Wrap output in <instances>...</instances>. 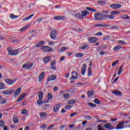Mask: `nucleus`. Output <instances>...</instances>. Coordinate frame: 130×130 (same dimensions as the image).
<instances>
[{
    "label": "nucleus",
    "mask_w": 130,
    "mask_h": 130,
    "mask_svg": "<svg viewBox=\"0 0 130 130\" xmlns=\"http://www.w3.org/2000/svg\"><path fill=\"white\" fill-rule=\"evenodd\" d=\"M7 51L8 52V54L14 56V55H18L19 52H20V49H17L15 50H12V48L9 47L7 48Z\"/></svg>",
    "instance_id": "f257e3e1"
},
{
    "label": "nucleus",
    "mask_w": 130,
    "mask_h": 130,
    "mask_svg": "<svg viewBox=\"0 0 130 130\" xmlns=\"http://www.w3.org/2000/svg\"><path fill=\"white\" fill-rule=\"evenodd\" d=\"M56 36H57L56 30L53 29L50 32V38H51V39H53V40H55V39H56Z\"/></svg>",
    "instance_id": "f03ea898"
},
{
    "label": "nucleus",
    "mask_w": 130,
    "mask_h": 130,
    "mask_svg": "<svg viewBox=\"0 0 130 130\" xmlns=\"http://www.w3.org/2000/svg\"><path fill=\"white\" fill-rule=\"evenodd\" d=\"M54 20H56L57 21H64L68 18L64 16H57L53 18Z\"/></svg>",
    "instance_id": "7ed1b4c3"
},
{
    "label": "nucleus",
    "mask_w": 130,
    "mask_h": 130,
    "mask_svg": "<svg viewBox=\"0 0 130 130\" xmlns=\"http://www.w3.org/2000/svg\"><path fill=\"white\" fill-rule=\"evenodd\" d=\"M121 5L118 4H114L110 5V8L113 9V10H116L117 9H120Z\"/></svg>",
    "instance_id": "20e7f679"
},
{
    "label": "nucleus",
    "mask_w": 130,
    "mask_h": 130,
    "mask_svg": "<svg viewBox=\"0 0 130 130\" xmlns=\"http://www.w3.org/2000/svg\"><path fill=\"white\" fill-rule=\"evenodd\" d=\"M112 93L114 94V95H115V96H118V97H121V96H122V93L119 90H113Z\"/></svg>",
    "instance_id": "39448f33"
},
{
    "label": "nucleus",
    "mask_w": 130,
    "mask_h": 130,
    "mask_svg": "<svg viewBox=\"0 0 130 130\" xmlns=\"http://www.w3.org/2000/svg\"><path fill=\"white\" fill-rule=\"evenodd\" d=\"M125 127V126L123 125V122L121 121L116 125V129H122V128H124Z\"/></svg>",
    "instance_id": "423d86ee"
},
{
    "label": "nucleus",
    "mask_w": 130,
    "mask_h": 130,
    "mask_svg": "<svg viewBox=\"0 0 130 130\" xmlns=\"http://www.w3.org/2000/svg\"><path fill=\"white\" fill-rule=\"evenodd\" d=\"M32 67H33V63H27L23 64L22 66V68L23 69H25V70H30V69H31Z\"/></svg>",
    "instance_id": "0eeeda50"
},
{
    "label": "nucleus",
    "mask_w": 130,
    "mask_h": 130,
    "mask_svg": "<svg viewBox=\"0 0 130 130\" xmlns=\"http://www.w3.org/2000/svg\"><path fill=\"white\" fill-rule=\"evenodd\" d=\"M14 92H15L14 89H9V90L3 91V93L4 94V95H11L13 94Z\"/></svg>",
    "instance_id": "6e6552de"
},
{
    "label": "nucleus",
    "mask_w": 130,
    "mask_h": 130,
    "mask_svg": "<svg viewBox=\"0 0 130 130\" xmlns=\"http://www.w3.org/2000/svg\"><path fill=\"white\" fill-rule=\"evenodd\" d=\"M87 71V64L85 63L83 64V67L81 69V74L82 76H85L86 72Z\"/></svg>",
    "instance_id": "1a4fd4ad"
},
{
    "label": "nucleus",
    "mask_w": 130,
    "mask_h": 130,
    "mask_svg": "<svg viewBox=\"0 0 130 130\" xmlns=\"http://www.w3.org/2000/svg\"><path fill=\"white\" fill-rule=\"evenodd\" d=\"M21 91H22V88L21 87L18 88L14 92V98H16V97L19 96L20 95V93H21Z\"/></svg>",
    "instance_id": "9d476101"
},
{
    "label": "nucleus",
    "mask_w": 130,
    "mask_h": 130,
    "mask_svg": "<svg viewBox=\"0 0 130 130\" xmlns=\"http://www.w3.org/2000/svg\"><path fill=\"white\" fill-rule=\"evenodd\" d=\"M59 108H60V104H56L53 108V111L55 113H57L59 111Z\"/></svg>",
    "instance_id": "9b49d317"
},
{
    "label": "nucleus",
    "mask_w": 130,
    "mask_h": 130,
    "mask_svg": "<svg viewBox=\"0 0 130 130\" xmlns=\"http://www.w3.org/2000/svg\"><path fill=\"white\" fill-rule=\"evenodd\" d=\"M25 96H26V92H24L22 94H21L18 97L17 102H20V101H22L25 98Z\"/></svg>",
    "instance_id": "f8f14e48"
},
{
    "label": "nucleus",
    "mask_w": 130,
    "mask_h": 130,
    "mask_svg": "<svg viewBox=\"0 0 130 130\" xmlns=\"http://www.w3.org/2000/svg\"><path fill=\"white\" fill-rule=\"evenodd\" d=\"M5 82L9 86L13 85V84H14V83H15V81H14V80H13L12 79H6Z\"/></svg>",
    "instance_id": "ddd939ff"
},
{
    "label": "nucleus",
    "mask_w": 130,
    "mask_h": 130,
    "mask_svg": "<svg viewBox=\"0 0 130 130\" xmlns=\"http://www.w3.org/2000/svg\"><path fill=\"white\" fill-rule=\"evenodd\" d=\"M98 40V38L96 37L89 38L88 41L90 43H95Z\"/></svg>",
    "instance_id": "4468645a"
},
{
    "label": "nucleus",
    "mask_w": 130,
    "mask_h": 130,
    "mask_svg": "<svg viewBox=\"0 0 130 130\" xmlns=\"http://www.w3.org/2000/svg\"><path fill=\"white\" fill-rule=\"evenodd\" d=\"M45 44V42L44 41H41L38 43L36 45V47L39 48L43 46Z\"/></svg>",
    "instance_id": "2eb2a0df"
},
{
    "label": "nucleus",
    "mask_w": 130,
    "mask_h": 130,
    "mask_svg": "<svg viewBox=\"0 0 130 130\" xmlns=\"http://www.w3.org/2000/svg\"><path fill=\"white\" fill-rule=\"evenodd\" d=\"M51 60V57H50V56H46L44 58V62L45 63H48V62H49V61H50Z\"/></svg>",
    "instance_id": "dca6fc26"
},
{
    "label": "nucleus",
    "mask_w": 130,
    "mask_h": 130,
    "mask_svg": "<svg viewBox=\"0 0 130 130\" xmlns=\"http://www.w3.org/2000/svg\"><path fill=\"white\" fill-rule=\"evenodd\" d=\"M75 17L78 20H79L80 19H83V18H84V16H83V15H82L80 13L76 14L75 15Z\"/></svg>",
    "instance_id": "f3484780"
},
{
    "label": "nucleus",
    "mask_w": 130,
    "mask_h": 130,
    "mask_svg": "<svg viewBox=\"0 0 130 130\" xmlns=\"http://www.w3.org/2000/svg\"><path fill=\"white\" fill-rule=\"evenodd\" d=\"M45 75V73L44 72H42L39 77L38 81L41 82L43 78H44V76Z\"/></svg>",
    "instance_id": "a211bd4d"
},
{
    "label": "nucleus",
    "mask_w": 130,
    "mask_h": 130,
    "mask_svg": "<svg viewBox=\"0 0 130 130\" xmlns=\"http://www.w3.org/2000/svg\"><path fill=\"white\" fill-rule=\"evenodd\" d=\"M29 27H30V24H27L23 26L22 28H20L19 29V31H20L21 32H23V31H25V30H27V29H28Z\"/></svg>",
    "instance_id": "6ab92c4d"
},
{
    "label": "nucleus",
    "mask_w": 130,
    "mask_h": 130,
    "mask_svg": "<svg viewBox=\"0 0 130 130\" xmlns=\"http://www.w3.org/2000/svg\"><path fill=\"white\" fill-rule=\"evenodd\" d=\"M40 116L41 118H45L47 117V113L45 112H41L40 113Z\"/></svg>",
    "instance_id": "aec40b11"
},
{
    "label": "nucleus",
    "mask_w": 130,
    "mask_h": 130,
    "mask_svg": "<svg viewBox=\"0 0 130 130\" xmlns=\"http://www.w3.org/2000/svg\"><path fill=\"white\" fill-rule=\"evenodd\" d=\"M94 93H95V91L94 90L88 91L87 92V96L88 98H90L91 96H93Z\"/></svg>",
    "instance_id": "412c9836"
},
{
    "label": "nucleus",
    "mask_w": 130,
    "mask_h": 130,
    "mask_svg": "<svg viewBox=\"0 0 130 130\" xmlns=\"http://www.w3.org/2000/svg\"><path fill=\"white\" fill-rule=\"evenodd\" d=\"M99 16H100V13H95L94 14V18L95 19V20H98V21H102L103 20V19L102 18H98L99 17Z\"/></svg>",
    "instance_id": "4be33fe9"
},
{
    "label": "nucleus",
    "mask_w": 130,
    "mask_h": 130,
    "mask_svg": "<svg viewBox=\"0 0 130 130\" xmlns=\"http://www.w3.org/2000/svg\"><path fill=\"white\" fill-rule=\"evenodd\" d=\"M121 19H124V20H128V19L130 20V17L126 14H123V15H122V16L121 17Z\"/></svg>",
    "instance_id": "5701e85b"
},
{
    "label": "nucleus",
    "mask_w": 130,
    "mask_h": 130,
    "mask_svg": "<svg viewBox=\"0 0 130 130\" xmlns=\"http://www.w3.org/2000/svg\"><path fill=\"white\" fill-rule=\"evenodd\" d=\"M43 92L42 91L39 92L38 94V97H39V100H42L43 99Z\"/></svg>",
    "instance_id": "b1692460"
},
{
    "label": "nucleus",
    "mask_w": 130,
    "mask_h": 130,
    "mask_svg": "<svg viewBox=\"0 0 130 130\" xmlns=\"http://www.w3.org/2000/svg\"><path fill=\"white\" fill-rule=\"evenodd\" d=\"M77 90V88H70L69 89H67L66 90V92H68V93H75L76 92V90Z\"/></svg>",
    "instance_id": "393cba45"
},
{
    "label": "nucleus",
    "mask_w": 130,
    "mask_h": 130,
    "mask_svg": "<svg viewBox=\"0 0 130 130\" xmlns=\"http://www.w3.org/2000/svg\"><path fill=\"white\" fill-rule=\"evenodd\" d=\"M54 80H56V76H55V75H50L49 77L48 81H54Z\"/></svg>",
    "instance_id": "a878e982"
},
{
    "label": "nucleus",
    "mask_w": 130,
    "mask_h": 130,
    "mask_svg": "<svg viewBox=\"0 0 130 130\" xmlns=\"http://www.w3.org/2000/svg\"><path fill=\"white\" fill-rule=\"evenodd\" d=\"M122 48V47L121 46H116L115 47H114L113 48V50L114 51H118V50H119V49H121Z\"/></svg>",
    "instance_id": "bb28decb"
},
{
    "label": "nucleus",
    "mask_w": 130,
    "mask_h": 130,
    "mask_svg": "<svg viewBox=\"0 0 130 130\" xmlns=\"http://www.w3.org/2000/svg\"><path fill=\"white\" fill-rule=\"evenodd\" d=\"M120 13V11H113L111 12L110 14L113 15V16H114L115 15H119Z\"/></svg>",
    "instance_id": "cd10ccee"
},
{
    "label": "nucleus",
    "mask_w": 130,
    "mask_h": 130,
    "mask_svg": "<svg viewBox=\"0 0 130 130\" xmlns=\"http://www.w3.org/2000/svg\"><path fill=\"white\" fill-rule=\"evenodd\" d=\"M75 103H76V101L74 99H71L68 101V104H70L71 105H73Z\"/></svg>",
    "instance_id": "c85d7f7f"
},
{
    "label": "nucleus",
    "mask_w": 130,
    "mask_h": 130,
    "mask_svg": "<svg viewBox=\"0 0 130 130\" xmlns=\"http://www.w3.org/2000/svg\"><path fill=\"white\" fill-rule=\"evenodd\" d=\"M92 68H91V67H89L88 69V76L91 77V76H92Z\"/></svg>",
    "instance_id": "c756f323"
},
{
    "label": "nucleus",
    "mask_w": 130,
    "mask_h": 130,
    "mask_svg": "<svg viewBox=\"0 0 130 130\" xmlns=\"http://www.w3.org/2000/svg\"><path fill=\"white\" fill-rule=\"evenodd\" d=\"M84 56V54L82 53H76L75 54V57H82Z\"/></svg>",
    "instance_id": "7c9ffc66"
},
{
    "label": "nucleus",
    "mask_w": 130,
    "mask_h": 130,
    "mask_svg": "<svg viewBox=\"0 0 130 130\" xmlns=\"http://www.w3.org/2000/svg\"><path fill=\"white\" fill-rule=\"evenodd\" d=\"M68 50V48L67 47H62L59 51V52L60 53L61 52H63V51H66V50Z\"/></svg>",
    "instance_id": "2f4dec72"
},
{
    "label": "nucleus",
    "mask_w": 130,
    "mask_h": 130,
    "mask_svg": "<svg viewBox=\"0 0 130 130\" xmlns=\"http://www.w3.org/2000/svg\"><path fill=\"white\" fill-rule=\"evenodd\" d=\"M123 71V66H121L119 69L118 75L119 76V75H120V74H121V73H122Z\"/></svg>",
    "instance_id": "473e14b6"
},
{
    "label": "nucleus",
    "mask_w": 130,
    "mask_h": 130,
    "mask_svg": "<svg viewBox=\"0 0 130 130\" xmlns=\"http://www.w3.org/2000/svg\"><path fill=\"white\" fill-rule=\"evenodd\" d=\"M0 101V104H6L7 103V100L4 98H2Z\"/></svg>",
    "instance_id": "72a5a7b5"
},
{
    "label": "nucleus",
    "mask_w": 130,
    "mask_h": 130,
    "mask_svg": "<svg viewBox=\"0 0 130 130\" xmlns=\"http://www.w3.org/2000/svg\"><path fill=\"white\" fill-rule=\"evenodd\" d=\"M98 4L100 6H103V5H106V2L105 1H98Z\"/></svg>",
    "instance_id": "f704fd0d"
},
{
    "label": "nucleus",
    "mask_w": 130,
    "mask_h": 130,
    "mask_svg": "<svg viewBox=\"0 0 130 130\" xmlns=\"http://www.w3.org/2000/svg\"><path fill=\"white\" fill-rule=\"evenodd\" d=\"M6 88V85L4 84V83H0V90H4Z\"/></svg>",
    "instance_id": "c9c22d12"
},
{
    "label": "nucleus",
    "mask_w": 130,
    "mask_h": 130,
    "mask_svg": "<svg viewBox=\"0 0 130 130\" xmlns=\"http://www.w3.org/2000/svg\"><path fill=\"white\" fill-rule=\"evenodd\" d=\"M109 129L108 130H113V129H116V128H115L114 126L111 124V123H109Z\"/></svg>",
    "instance_id": "e433bc0d"
},
{
    "label": "nucleus",
    "mask_w": 130,
    "mask_h": 130,
    "mask_svg": "<svg viewBox=\"0 0 130 130\" xmlns=\"http://www.w3.org/2000/svg\"><path fill=\"white\" fill-rule=\"evenodd\" d=\"M47 97L48 100H52V94L50 92H48Z\"/></svg>",
    "instance_id": "4c0bfd02"
},
{
    "label": "nucleus",
    "mask_w": 130,
    "mask_h": 130,
    "mask_svg": "<svg viewBox=\"0 0 130 130\" xmlns=\"http://www.w3.org/2000/svg\"><path fill=\"white\" fill-rule=\"evenodd\" d=\"M53 50V49L52 48L47 46V50H46V52H51Z\"/></svg>",
    "instance_id": "58836bf2"
},
{
    "label": "nucleus",
    "mask_w": 130,
    "mask_h": 130,
    "mask_svg": "<svg viewBox=\"0 0 130 130\" xmlns=\"http://www.w3.org/2000/svg\"><path fill=\"white\" fill-rule=\"evenodd\" d=\"M84 119H85L86 120H91L92 117L90 116H85L84 117Z\"/></svg>",
    "instance_id": "ea45409f"
},
{
    "label": "nucleus",
    "mask_w": 130,
    "mask_h": 130,
    "mask_svg": "<svg viewBox=\"0 0 130 130\" xmlns=\"http://www.w3.org/2000/svg\"><path fill=\"white\" fill-rule=\"evenodd\" d=\"M107 47V45H105L101 46L100 47V48L101 50H105V49H106Z\"/></svg>",
    "instance_id": "a19ab883"
},
{
    "label": "nucleus",
    "mask_w": 130,
    "mask_h": 130,
    "mask_svg": "<svg viewBox=\"0 0 130 130\" xmlns=\"http://www.w3.org/2000/svg\"><path fill=\"white\" fill-rule=\"evenodd\" d=\"M93 102L95 104H100V103H101V102L98 99H94V101H93Z\"/></svg>",
    "instance_id": "79ce46f5"
},
{
    "label": "nucleus",
    "mask_w": 130,
    "mask_h": 130,
    "mask_svg": "<svg viewBox=\"0 0 130 130\" xmlns=\"http://www.w3.org/2000/svg\"><path fill=\"white\" fill-rule=\"evenodd\" d=\"M88 106H90V107H96L97 105L94 104L92 103H88Z\"/></svg>",
    "instance_id": "37998d69"
},
{
    "label": "nucleus",
    "mask_w": 130,
    "mask_h": 130,
    "mask_svg": "<svg viewBox=\"0 0 130 130\" xmlns=\"http://www.w3.org/2000/svg\"><path fill=\"white\" fill-rule=\"evenodd\" d=\"M63 97L64 99H69V97H70V94L68 93H66L63 94Z\"/></svg>",
    "instance_id": "c03bdc74"
},
{
    "label": "nucleus",
    "mask_w": 130,
    "mask_h": 130,
    "mask_svg": "<svg viewBox=\"0 0 130 130\" xmlns=\"http://www.w3.org/2000/svg\"><path fill=\"white\" fill-rule=\"evenodd\" d=\"M37 103L38 105H42V104H44V103H43L42 100H39L37 101Z\"/></svg>",
    "instance_id": "a18cd8bd"
},
{
    "label": "nucleus",
    "mask_w": 130,
    "mask_h": 130,
    "mask_svg": "<svg viewBox=\"0 0 130 130\" xmlns=\"http://www.w3.org/2000/svg\"><path fill=\"white\" fill-rule=\"evenodd\" d=\"M13 121L14 123H19V119L18 118H14Z\"/></svg>",
    "instance_id": "49530a36"
},
{
    "label": "nucleus",
    "mask_w": 130,
    "mask_h": 130,
    "mask_svg": "<svg viewBox=\"0 0 130 130\" xmlns=\"http://www.w3.org/2000/svg\"><path fill=\"white\" fill-rule=\"evenodd\" d=\"M102 35H103V34L101 31H99L98 33L94 34V36H102Z\"/></svg>",
    "instance_id": "de8ad7c7"
},
{
    "label": "nucleus",
    "mask_w": 130,
    "mask_h": 130,
    "mask_svg": "<svg viewBox=\"0 0 130 130\" xmlns=\"http://www.w3.org/2000/svg\"><path fill=\"white\" fill-rule=\"evenodd\" d=\"M41 50L45 52H46V50H47V46H44L41 48Z\"/></svg>",
    "instance_id": "09e8293b"
},
{
    "label": "nucleus",
    "mask_w": 130,
    "mask_h": 130,
    "mask_svg": "<svg viewBox=\"0 0 130 130\" xmlns=\"http://www.w3.org/2000/svg\"><path fill=\"white\" fill-rule=\"evenodd\" d=\"M26 113H27V110L26 109H22L21 111V114L25 115Z\"/></svg>",
    "instance_id": "8fccbe9b"
},
{
    "label": "nucleus",
    "mask_w": 130,
    "mask_h": 130,
    "mask_svg": "<svg viewBox=\"0 0 130 130\" xmlns=\"http://www.w3.org/2000/svg\"><path fill=\"white\" fill-rule=\"evenodd\" d=\"M105 128H108L109 129V123H107L103 125Z\"/></svg>",
    "instance_id": "3c124183"
},
{
    "label": "nucleus",
    "mask_w": 130,
    "mask_h": 130,
    "mask_svg": "<svg viewBox=\"0 0 130 130\" xmlns=\"http://www.w3.org/2000/svg\"><path fill=\"white\" fill-rule=\"evenodd\" d=\"M89 46L88 45V44H84L82 47H81V49L84 50V49H86V48H87Z\"/></svg>",
    "instance_id": "603ef678"
},
{
    "label": "nucleus",
    "mask_w": 130,
    "mask_h": 130,
    "mask_svg": "<svg viewBox=\"0 0 130 130\" xmlns=\"http://www.w3.org/2000/svg\"><path fill=\"white\" fill-rule=\"evenodd\" d=\"M72 108V106L68 105L65 107V109H66V110H70V109Z\"/></svg>",
    "instance_id": "864d4df0"
},
{
    "label": "nucleus",
    "mask_w": 130,
    "mask_h": 130,
    "mask_svg": "<svg viewBox=\"0 0 130 130\" xmlns=\"http://www.w3.org/2000/svg\"><path fill=\"white\" fill-rule=\"evenodd\" d=\"M71 74L72 75H74L75 76H76V77H79V74H78V72L76 71H72Z\"/></svg>",
    "instance_id": "5fc2aeb1"
},
{
    "label": "nucleus",
    "mask_w": 130,
    "mask_h": 130,
    "mask_svg": "<svg viewBox=\"0 0 130 130\" xmlns=\"http://www.w3.org/2000/svg\"><path fill=\"white\" fill-rule=\"evenodd\" d=\"M5 125V121L4 120L0 121V127H3Z\"/></svg>",
    "instance_id": "6e6d98bb"
},
{
    "label": "nucleus",
    "mask_w": 130,
    "mask_h": 130,
    "mask_svg": "<svg viewBox=\"0 0 130 130\" xmlns=\"http://www.w3.org/2000/svg\"><path fill=\"white\" fill-rule=\"evenodd\" d=\"M78 112H75V113H72L71 114H70V117H73L74 116H75V115H77V114H78Z\"/></svg>",
    "instance_id": "4d7b16f0"
},
{
    "label": "nucleus",
    "mask_w": 130,
    "mask_h": 130,
    "mask_svg": "<svg viewBox=\"0 0 130 130\" xmlns=\"http://www.w3.org/2000/svg\"><path fill=\"white\" fill-rule=\"evenodd\" d=\"M77 78L78 76H75L74 75H72L71 78H70V80H77Z\"/></svg>",
    "instance_id": "13d9d810"
},
{
    "label": "nucleus",
    "mask_w": 130,
    "mask_h": 130,
    "mask_svg": "<svg viewBox=\"0 0 130 130\" xmlns=\"http://www.w3.org/2000/svg\"><path fill=\"white\" fill-rule=\"evenodd\" d=\"M81 13H82L83 16H87V15H88V11H85V12L82 11Z\"/></svg>",
    "instance_id": "bf43d9fd"
},
{
    "label": "nucleus",
    "mask_w": 130,
    "mask_h": 130,
    "mask_svg": "<svg viewBox=\"0 0 130 130\" xmlns=\"http://www.w3.org/2000/svg\"><path fill=\"white\" fill-rule=\"evenodd\" d=\"M94 27H104V24H101L100 23L96 24L94 25Z\"/></svg>",
    "instance_id": "052dcab7"
},
{
    "label": "nucleus",
    "mask_w": 130,
    "mask_h": 130,
    "mask_svg": "<svg viewBox=\"0 0 130 130\" xmlns=\"http://www.w3.org/2000/svg\"><path fill=\"white\" fill-rule=\"evenodd\" d=\"M103 14H106V15H107V14H109V13H110V11L104 10V11H103Z\"/></svg>",
    "instance_id": "680f3d73"
},
{
    "label": "nucleus",
    "mask_w": 130,
    "mask_h": 130,
    "mask_svg": "<svg viewBox=\"0 0 130 130\" xmlns=\"http://www.w3.org/2000/svg\"><path fill=\"white\" fill-rule=\"evenodd\" d=\"M116 120H118V119H117V118H112V119H110V122H111V121H116Z\"/></svg>",
    "instance_id": "e2e57ef3"
},
{
    "label": "nucleus",
    "mask_w": 130,
    "mask_h": 130,
    "mask_svg": "<svg viewBox=\"0 0 130 130\" xmlns=\"http://www.w3.org/2000/svg\"><path fill=\"white\" fill-rule=\"evenodd\" d=\"M118 43H120L121 44H125V42L122 40H119L118 41Z\"/></svg>",
    "instance_id": "0e129e2a"
},
{
    "label": "nucleus",
    "mask_w": 130,
    "mask_h": 130,
    "mask_svg": "<svg viewBox=\"0 0 130 130\" xmlns=\"http://www.w3.org/2000/svg\"><path fill=\"white\" fill-rule=\"evenodd\" d=\"M40 128H43V129H44V128H46V124H43L40 127Z\"/></svg>",
    "instance_id": "69168bd1"
},
{
    "label": "nucleus",
    "mask_w": 130,
    "mask_h": 130,
    "mask_svg": "<svg viewBox=\"0 0 130 130\" xmlns=\"http://www.w3.org/2000/svg\"><path fill=\"white\" fill-rule=\"evenodd\" d=\"M119 60H116L112 64V67H114L118 62Z\"/></svg>",
    "instance_id": "338daca9"
},
{
    "label": "nucleus",
    "mask_w": 130,
    "mask_h": 130,
    "mask_svg": "<svg viewBox=\"0 0 130 130\" xmlns=\"http://www.w3.org/2000/svg\"><path fill=\"white\" fill-rule=\"evenodd\" d=\"M42 21V19L41 18H39L37 19V23H40Z\"/></svg>",
    "instance_id": "774afa93"
}]
</instances>
